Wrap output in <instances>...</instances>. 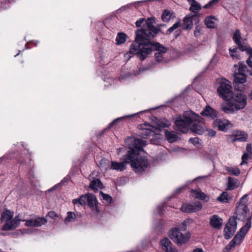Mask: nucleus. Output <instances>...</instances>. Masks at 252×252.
Returning <instances> with one entry per match:
<instances>
[{
    "label": "nucleus",
    "mask_w": 252,
    "mask_h": 252,
    "mask_svg": "<svg viewBox=\"0 0 252 252\" xmlns=\"http://www.w3.org/2000/svg\"><path fill=\"white\" fill-rule=\"evenodd\" d=\"M247 195L243 196L240 201L237 203V206L235 209V214L236 217L238 220H244L247 219V222L248 220L251 217H247V215L249 214V210L247 206Z\"/></svg>",
    "instance_id": "8"
},
{
    "label": "nucleus",
    "mask_w": 252,
    "mask_h": 252,
    "mask_svg": "<svg viewBox=\"0 0 252 252\" xmlns=\"http://www.w3.org/2000/svg\"><path fill=\"white\" fill-rule=\"evenodd\" d=\"M188 1L190 4L189 10L191 12V13L196 15L195 17L197 19V22L198 23L199 21V17L200 16L198 12L201 9V6L195 0H188Z\"/></svg>",
    "instance_id": "17"
},
{
    "label": "nucleus",
    "mask_w": 252,
    "mask_h": 252,
    "mask_svg": "<svg viewBox=\"0 0 252 252\" xmlns=\"http://www.w3.org/2000/svg\"><path fill=\"white\" fill-rule=\"evenodd\" d=\"M158 125L159 127H166L170 125V123L167 120L164 119L162 121H158Z\"/></svg>",
    "instance_id": "38"
},
{
    "label": "nucleus",
    "mask_w": 252,
    "mask_h": 252,
    "mask_svg": "<svg viewBox=\"0 0 252 252\" xmlns=\"http://www.w3.org/2000/svg\"><path fill=\"white\" fill-rule=\"evenodd\" d=\"M249 74L252 76V67L251 68V70H249Z\"/></svg>",
    "instance_id": "57"
},
{
    "label": "nucleus",
    "mask_w": 252,
    "mask_h": 252,
    "mask_svg": "<svg viewBox=\"0 0 252 252\" xmlns=\"http://www.w3.org/2000/svg\"><path fill=\"white\" fill-rule=\"evenodd\" d=\"M231 199L227 192L224 191L222 192L217 198V200L221 203H227Z\"/></svg>",
    "instance_id": "28"
},
{
    "label": "nucleus",
    "mask_w": 252,
    "mask_h": 252,
    "mask_svg": "<svg viewBox=\"0 0 252 252\" xmlns=\"http://www.w3.org/2000/svg\"><path fill=\"white\" fill-rule=\"evenodd\" d=\"M228 189L233 190L238 187V181L237 179L229 177L228 178Z\"/></svg>",
    "instance_id": "30"
},
{
    "label": "nucleus",
    "mask_w": 252,
    "mask_h": 252,
    "mask_svg": "<svg viewBox=\"0 0 252 252\" xmlns=\"http://www.w3.org/2000/svg\"><path fill=\"white\" fill-rule=\"evenodd\" d=\"M234 67L236 69L234 74V81L235 83L243 84L246 82L247 78L245 75V72L247 66L244 63L240 62L239 65L234 64Z\"/></svg>",
    "instance_id": "10"
},
{
    "label": "nucleus",
    "mask_w": 252,
    "mask_h": 252,
    "mask_svg": "<svg viewBox=\"0 0 252 252\" xmlns=\"http://www.w3.org/2000/svg\"><path fill=\"white\" fill-rule=\"evenodd\" d=\"M129 150L123 156L121 159L123 162L112 161L111 169L118 171H123L126 169L125 163H130L133 171L136 173L144 171L148 166V159L146 157L139 155L143 150V147L146 145V141L140 138L131 137L126 141Z\"/></svg>",
    "instance_id": "1"
},
{
    "label": "nucleus",
    "mask_w": 252,
    "mask_h": 252,
    "mask_svg": "<svg viewBox=\"0 0 252 252\" xmlns=\"http://www.w3.org/2000/svg\"><path fill=\"white\" fill-rule=\"evenodd\" d=\"M249 154L248 153H245L243 155L242 157V162L241 163V165H243L244 164L247 163V160L249 158Z\"/></svg>",
    "instance_id": "40"
},
{
    "label": "nucleus",
    "mask_w": 252,
    "mask_h": 252,
    "mask_svg": "<svg viewBox=\"0 0 252 252\" xmlns=\"http://www.w3.org/2000/svg\"><path fill=\"white\" fill-rule=\"evenodd\" d=\"M237 49L236 48H234L233 49H229L230 55L233 59H238L239 56L237 54Z\"/></svg>",
    "instance_id": "39"
},
{
    "label": "nucleus",
    "mask_w": 252,
    "mask_h": 252,
    "mask_svg": "<svg viewBox=\"0 0 252 252\" xmlns=\"http://www.w3.org/2000/svg\"><path fill=\"white\" fill-rule=\"evenodd\" d=\"M76 215L74 212H68L67 213V216L64 220V222L65 224L67 225L70 222L76 221Z\"/></svg>",
    "instance_id": "27"
},
{
    "label": "nucleus",
    "mask_w": 252,
    "mask_h": 252,
    "mask_svg": "<svg viewBox=\"0 0 252 252\" xmlns=\"http://www.w3.org/2000/svg\"><path fill=\"white\" fill-rule=\"evenodd\" d=\"M160 245L164 252H178L177 249L173 247L172 243L167 238L160 240Z\"/></svg>",
    "instance_id": "20"
},
{
    "label": "nucleus",
    "mask_w": 252,
    "mask_h": 252,
    "mask_svg": "<svg viewBox=\"0 0 252 252\" xmlns=\"http://www.w3.org/2000/svg\"><path fill=\"white\" fill-rule=\"evenodd\" d=\"M182 25V24L180 21L176 22L171 27H170L167 31L166 34H170L172 32H173L174 30L180 27Z\"/></svg>",
    "instance_id": "37"
},
{
    "label": "nucleus",
    "mask_w": 252,
    "mask_h": 252,
    "mask_svg": "<svg viewBox=\"0 0 252 252\" xmlns=\"http://www.w3.org/2000/svg\"><path fill=\"white\" fill-rule=\"evenodd\" d=\"M151 44L153 46L151 47L150 51L149 52H146V49L140 46L130 47L129 53L126 54L125 57L128 56L129 54H137L139 59L142 61L153 50H156L157 52L155 54L156 61L158 63L161 62L163 58L162 54L166 52V48L158 42L154 43L151 42Z\"/></svg>",
    "instance_id": "3"
},
{
    "label": "nucleus",
    "mask_w": 252,
    "mask_h": 252,
    "mask_svg": "<svg viewBox=\"0 0 252 252\" xmlns=\"http://www.w3.org/2000/svg\"><path fill=\"white\" fill-rule=\"evenodd\" d=\"M126 37L127 36L126 34L122 32L118 33L116 38L117 44H121L124 43L126 41Z\"/></svg>",
    "instance_id": "33"
},
{
    "label": "nucleus",
    "mask_w": 252,
    "mask_h": 252,
    "mask_svg": "<svg viewBox=\"0 0 252 252\" xmlns=\"http://www.w3.org/2000/svg\"><path fill=\"white\" fill-rule=\"evenodd\" d=\"M241 134H236L235 138L233 139V141H245L247 139V135L244 133L241 132Z\"/></svg>",
    "instance_id": "35"
},
{
    "label": "nucleus",
    "mask_w": 252,
    "mask_h": 252,
    "mask_svg": "<svg viewBox=\"0 0 252 252\" xmlns=\"http://www.w3.org/2000/svg\"><path fill=\"white\" fill-rule=\"evenodd\" d=\"M87 204L92 210H94L96 212H99L97 207V201L95 196L93 194L88 193L81 195L79 198V204L83 206Z\"/></svg>",
    "instance_id": "9"
},
{
    "label": "nucleus",
    "mask_w": 252,
    "mask_h": 252,
    "mask_svg": "<svg viewBox=\"0 0 252 252\" xmlns=\"http://www.w3.org/2000/svg\"><path fill=\"white\" fill-rule=\"evenodd\" d=\"M47 216L51 219H55L59 217L58 214L54 211H50L48 212Z\"/></svg>",
    "instance_id": "41"
},
{
    "label": "nucleus",
    "mask_w": 252,
    "mask_h": 252,
    "mask_svg": "<svg viewBox=\"0 0 252 252\" xmlns=\"http://www.w3.org/2000/svg\"><path fill=\"white\" fill-rule=\"evenodd\" d=\"M72 203L74 204H77L78 203L79 204V199H74L72 200Z\"/></svg>",
    "instance_id": "52"
},
{
    "label": "nucleus",
    "mask_w": 252,
    "mask_h": 252,
    "mask_svg": "<svg viewBox=\"0 0 252 252\" xmlns=\"http://www.w3.org/2000/svg\"><path fill=\"white\" fill-rule=\"evenodd\" d=\"M124 118H125V117H120V118H118L116 119L112 122H111V123L109 124V127H112L113 125H114L117 122H118L121 121Z\"/></svg>",
    "instance_id": "46"
},
{
    "label": "nucleus",
    "mask_w": 252,
    "mask_h": 252,
    "mask_svg": "<svg viewBox=\"0 0 252 252\" xmlns=\"http://www.w3.org/2000/svg\"><path fill=\"white\" fill-rule=\"evenodd\" d=\"M123 150V148H119L118 149V154H120L121 151Z\"/></svg>",
    "instance_id": "56"
},
{
    "label": "nucleus",
    "mask_w": 252,
    "mask_h": 252,
    "mask_svg": "<svg viewBox=\"0 0 252 252\" xmlns=\"http://www.w3.org/2000/svg\"><path fill=\"white\" fill-rule=\"evenodd\" d=\"M219 95L223 99L228 101L233 95L232 88L230 82L224 78L221 79L217 89Z\"/></svg>",
    "instance_id": "6"
},
{
    "label": "nucleus",
    "mask_w": 252,
    "mask_h": 252,
    "mask_svg": "<svg viewBox=\"0 0 252 252\" xmlns=\"http://www.w3.org/2000/svg\"><path fill=\"white\" fill-rule=\"evenodd\" d=\"M183 188H184L183 187H182V188H180L178 189H177L176 190V193H179L180 192V190H182L183 189Z\"/></svg>",
    "instance_id": "54"
},
{
    "label": "nucleus",
    "mask_w": 252,
    "mask_h": 252,
    "mask_svg": "<svg viewBox=\"0 0 252 252\" xmlns=\"http://www.w3.org/2000/svg\"><path fill=\"white\" fill-rule=\"evenodd\" d=\"M161 19L164 22H169L171 19H173L175 17L174 12L172 10L168 9H165L162 15Z\"/></svg>",
    "instance_id": "25"
},
{
    "label": "nucleus",
    "mask_w": 252,
    "mask_h": 252,
    "mask_svg": "<svg viewBox=\"0 0 252 252\" xmlns=\"http://www.w3.org/2000/svg\"><path fill=\"white\" fill-rule=\"evenodd\" d=\"M216 131H214V130H210V131L209 132V134L211 136H214L216 135Z\"/></svg>",
    "instance_id": "51"
},
{
    "label": "nucleus",
    "mask_w": 252,
    "mask_h": 252,
    "mask_svg": "<svg viewBox=\"0 0 252 252\" xmlns=\"http://www.w3.org/2000/svg\"><path fill=\"white\" fill-rule=\"evenodd\" d=\"M21 221H25V226L28 227H39L47 222L45 218L40 217H35L27 220H21Z\"/></svg>",
    "instance_id": "16"
},
{
    "label": "nucleus",
    "mask_w": 252,
    "mask_h": 252,
    "mask_svg": "<svg viewBox=\"0 0 252 252\" xmlns=\"http://www.w3.org/2000/svg\"><path fill=\"white\" fill-rule=\"evenodd\" d=\"M163 206H161V207L160 206H158V208L159 209V210H158V213L159 214H161V212H162V208Z\"/></svg>",
    "instance_id": "55"
},
{
    "label": "nucleus",
    "mask_w": 252,
    "mask_h": 252,
    "mask_svg": "<svg viewBox=\"0 0 252 252\" xmlns=\"http://www.w3.org/2000/svg\"><path fill=\"white\" fill-rule=\"evenodd\" d=\"M222 223V219L217 215H214L210 218V224L215 229H220Z\"/></svg>",
    "instance_id": "23"
},
{
    "label": "nucleus",
    "mask_w": 252,
    "mask_h": 252,
    "mask_svg": "<svg viewBox=\"0 0 252 252\" xmlns=\"http://www.w3.org/2000/svg\"><path fill=\"white\" fill-rule=\"evenodd\" d=\"M226 170L229 174L235 176H238L241 173L240 169L237 167H227L226 168Z\"/></svg>",
    "instance_id": "34"
},
{
    "label": "nucleus",
    "mask_w": 252,
    "mask_h": 252,
    "mask_svg": "<svg viewBox=\"0 0 252 252\" xmlns=\"http://www.w3.org/2000/svg\"><path fill=\"white\" fill-rule=\"evenodd\" d=\"M66 181L65 179H63L60 183L57 184L56 185L54 186L53 188H51L49 189V191H52L54 190L57 187L60 186L62 184H63L64 182Z\"/></svg>",
    "instance_id": "49"
},
{
    "label": "nucleus",
    "mask_w": 252,
    "mask_h": 252,
    "mask_svg": "<svg viewBox=\"0 0 252 252\" xmlns=\"http://www.w3.org/2000/svg\"><path fill=\"white\" fill-rule=\"evenodd\" d=\"M252 222L251 219L248 220L247 222L240 230L239 232L234 237V238L229 242L226 246L225 249L227 250H230L232 248L235 247L236 245L240 244L248 230L251 227Z\"/></svg>",
    "instance_id": "7"
},
{
    "label": "nucleus",
    "mask_w": 252,
    "mask_h": 252,
    "mask_svg": "<svg viewBox=\"0 0 252 252\" xmlns=\"http://www.w3.org/2000/svg\"><path fill=\"white\" fill-rule=\"evenodd\" d=\"M102 186V184L100 181L97 179L93 180L90 184V187L92 189L96 190L101 189Z\"/></svg>",
    "instance_id": "32"
},
{
    "label": "nucleus",
    "mask_w": 252,
    "mask_h": 252,
    "mask_svg": "<svg viewBox=\"0 0 252 252\" xmlns=\"http://www.w3.org/2000/svg\"><path fill=\"white\" fill-rule=\"evenodd\" d=\"M214 125L218 127L219 129L223 131H226L232 126L231 123L225 119H216Z\"/></svg>",
    "instance_id": "18"
},
{
    "label": "nucleus",
    "mask_w": 252,
    "mask_h": 252,
    "mask_svg": "<svg viewBox=\"0 0 252 252\" xmlns=\"http://www.w3.org/2000/svg\"><path fill=\"white\" fill-rule=\"evenodd\" d=\"M189 141L194 145L199 143V139L197 137L190 138Z\"/></svg>",
    "instance_id": "47"
},
{
    "label": "nucleus",
    "mask_w": 252,
    "mask_h": 252,
    "mask_svg": "<svg viewBox=\"0 0 252 252\" xmlns=\"http://www.w3.org/2000/svg\"><path fill=\"white\" fill-rule=\"evenodd\" d=\"M170 238L177 244H182L187 243L190 238V235L188 233H182L176 228L172 229L169 233Z\"/></svg>",
    "instance_id": "11"
},
{
    "label": "nucleus",
    "mask_w": 252,
    "mask_h": 252,
    "mask_svg": "<svg viewBox=\"0 0 252 252\" xmlns=\"http://www.w3.org/2000/svg\"><path fill=\"white\" fill-rule=\"evenodd\" d=\"M219 1V0H211L209 2H208L207 4H205L203 8H208L210 7L211 6H212L214 4L217 2Z\"/></svg>",
    "instance_id": "43"
},
{
    "label": "nucleus",
    "mask_w": 252,
    "mask_h": 252,
    "mask_svg": "<svg viewBox=\"0 0 252 252\" xmlns=\"http://www.w3.org/2000/svg\"><path fill=\"white\" fill-rule=\"evenodd\" d=\"M216 19L214 16L207 17L205 19V24L207 27L210 29L215 27V21Z\"/></svg>",
    "instance_id": "29"
},
{
    "label": "nucleus",
    "mask_w": 252,
    "mask_h": 252,
    "mask_svg": "<svg viewBox=\"0 0 252 252\" xmlns=\"http://www.w3.org/2000/svg\"><path fill=\"white\" fill-rule=\"evenodd\" d=\"M232 38L235 44L238 45L240 50L243 52L245 51L246 53H248L250 54H252V48L249 45L242 44L243 39L242 38L239 30H237L234 33Z\"/></svg>",
    "instance_id": "14"
},
{
    "label": "nucleus",
    "mask_w": 252,
    "mask_h": 252,
    "mask_svg": "<svg viewBox=\"0 0 252 252\" xmlns=\"http://www.w3.org/2000/svg\"><path fill=\"white\" fill-rule=\"evenodd\" d=\"M249 97L251 100H252V90L250 91L249 94Z\"/></svg>",
    "instance_id": "53"
},
{
    "label": "nucleus",
    "mask_w": 252,
    "mask_h": 252,
    "mask_svg": "<svg viewBox=\"0 0 252 252\" xmlns=\"http://www.w3.org/2000/svg\"><path fill=\"white\" fill-rule=\"evenodd\" d=\"M237 229V221L235 218L231 217L226 223L224 229V237L226 239H229L235 233Z\"/></svg>",
    "instance_id": "13"
},
{
    "label": "nucleus",
    "mask_w": 252,
    "mask_h": 252,
    "mask_svg": "<svg viewBox=\"0 0 252 252\" xmlns=\"http://www.w3.org/2000/svg\"><path fill=\"white\" fill-rule=\"evenodd\" d=\"M191 192L192 195L196 198L205 200L206 201H207L209 200V197L199 189L192 190Z\"/></svg>",
    "instance_id": "26"
},
{
    "label": "nucleus",
    "mask_w": 252,
    "mask_h": 252,
    "mask_svg": "<svg viewBox=\"0 0 252 252\" xmlns=\"http://www.w3.org/2000/svg\"><path fill=\"white\" fill-rule=\"evenodd\" d=\"M103 199L106 201L108 203H111L112 201V197L108 194L102 193Z\"/></svg>",
    "instance_id": "44"
},
{
    "label": "nucleus",
    "mask_w": 252,
    "mask_h": 252,
    "mask_svg": "<svg viewBox=\"0 0 252 252\" xmlns=\"http://www.w3.org/2000/svg\"><path fill=\"white\" fill-rule=\"evenodd\" d=\"M192 252H204L202 249L201 248H196L194 249Z\"/></svg>",
    "instance_id": "50"
},
{
    "label": "nucleus",
    "mask_w": 252,
    "mask_h": 252,
    "mask_svg": "<svg viewBox=\"0 0 252 252\" xmlns=\"http://www.w3.org/2000/svg\"><path fill=\"white\" fill-rule=\"evenodd\" d=\"M198 121L202 123L203 118L199 115L191 111H186L184 113L183 118L177 117L175 121V129L182 133H187L193 122Z\"/></svg>",
    "instance_id": "4"
},
{
    "label": "nucleus",
    "mask_w": 252,
    "mask_h": 252,
    "mask_svg": "<svg viewBox=\"0 0 252 252\" xmlns=\"http://www.w3.org/2000/svg\"><path fill=\"white\" fill-rule=\"evenodd\" d=\"M250 148V145H248L247 146V150H249Z\"/></svg>",
    "instance_id": "58"
},
{
    "label": "nucleus",
    "mask_w": 252,
    "mask_h": 252,
    "mask_svg": "<svg viewBox=\"0 0 252 252\" xmlns=\"http://www.w3.org/2000/svg\"><path fill=\"white\" fill-rule=\"evenodd\" d=\"M13 215V212L7 210L1 214V220H4L5 221L2 226V230H12L20 225L21 220L18 218V216L12 219Z\"/></svg>",
    "instance_id": "5"
},
{
    "label": "nucleus",
    "mask_w": 252,
    "mask_h": 252,
    "mask_svg": "<svg viewBox=\"0 0 252 252\" xmlns=\"http://www.w3.org/2000/svg\"><path fill=\"white\" fill-rule=\"evenodd\" d=\"M201 115L214 119L217 116V112L209 106H207L201 112Z\"/></svg>",
    "instance_id": "24"
},
{
    "label": "nucleus",
    "mask_w": 252,
    "mask_h": 252,
    "mask_svg": "<svg viewBox=\"0 0 252 252\" xmlns=\"http://www.w3.org/2000/svg\"><path fill=\"white\" fill-rule=\"evenodd\" d=\"M145 22L146 27L136 31L135 42L130 45V47L140 46L146 49V52H149L151 47L153 46L151 39L159 33L161 27H165L166 25L160 24L155 26L156 18L153 17L148 18Z\"/></svg>",
    "instance_id": "2"
},
{
    "label": "nucleus",
    "mask_w": 252,
    "mask_h": 252,
    "mask_svg": "<svg viewBox=\"0 0 252 252\" xmlns=\"http://www.w3.org/2000/svg\"><path fill=\"white\" fill-rule=\"evenodd\" d=\"M165 134L166 138L170 143L176 141L178 139V136L173 131L166 130Z\"/></svg>",
    "instance_id": "31"
},
{
    "label": "nucleus",
    "mask_w": 252,
    "mask_h": 252,
    "mask_svg": "<svg viewBox=\"0 0 252 252\" xmlns=\"http://www.w3.org/2000/svg\"><path fill=\"white\" fill-rule=\"evenodd\" d=\"M230 100L236 105V108L239 110L243 109L247 104V96L241 92L236 93L234 96H232Z\"/></svg>",
    "instance_id": "12"
},
{
    "label": "nucleus",
    "mask_w": 252,
    "mask_h": 252,
    "mask_svg": "<svg viewBox=\"0 0 252 252\" xmlns=\"http://www.w3.org/2000/svg\"><path fill=\"white\" fill-rule=\"evenodd\" d=\"M196 15L193 14L192 13H190L187 15L183 18V25H184V29L188 30H190L192 28L193 26V21H196L197 22V19L195 17Z\"/></svg>",
    "instance_id": "19"
},
{
    "label": "nucleus",
    "mask_w": 252,
    "mask_h": 252,
    "mask_svg": "<svg viewBox=\"0 0 252 252\" xmlns=\"http://www.w3.org/2000/svg\"><path fill=\"white\" fill-rule=\"evenodd\" d=\"M204 119H203V122L202 123L198 122V121H196L192 124L190 130L193 132L199 134H202L206 130V127L204 125Z\"/></svg>",
    "instance_id": "21"
},
{
    "label": "nucleus",
    "mask_w": 252,
    "mask_h": 252,
    "mask_svg": "<svg viewBox=\"0 0 252 252\" xmlns=\"http://www.w3.org/2000/svg\"><path fill=\"white\" fill-rule=\"evenodd\" d=\"M201 27L198 26H196L194 31V35L195 37H199L201 34Z\"/></svg>",
    "instance_id": "42"
},
{
    "label": "nucleus",
    "mask_w": 252,
    "mask_h": 252,
    "mask_svg": "<svg viewBox=\"0 0 252 252\" xmlns=\"http://www.w3.org/2000/svg\"><path fill=\"white\" fill-rule=\"evenodd\" d=\"M154 131L150 129L146 128L143 129L141 133V136L144 138H147L148 137L151 136L153 133Z\"/></svg>",
    "instance_id": "36"
},
{
    "label": "nucleus",
    "mask_w": 252,
    "mask_h": 252,
    "mask_svg": "<svg viewBox=\"0 0 252 252\" xmlns=\"http://www.w3.org/2000/svg\"><path fill=\"white\" fill-rule=\"evenodd\" d=\"M248 55H249V59L247 60L246 62L248 64L249 67L252 68V54H250L248 53H247Z\"/></svg>",
    "instance_id": "45"
},
{
    "label": "nucleus",
    "mask_w": 252,
    "mask_h": 252,
    "mask_svg": "<svg viewBox=\"0 0 252 252\" xmlns=\"http://www.w3.org/2000/svg\"><path fill=\"white\" fill-rule=\"evenodd\" d=\"M144 21H145V19L144 18H141L139 20H137L135 22L136 26L137 27H141L142 24L144 22Z\"/></svg>",
    "instance_id": "48"
},
{
    "label": "nucleus",
    "mask_w": 252,
    "mask_h": 252,
    "mask_svg": "<svg viewBox=\"0 0 252 252\" xmlns=\"http://www.w3.org/2000/svg\"><path fill=\"white\" fill-rule=\"evenodd\" d=\"M230 101L223 103L221 106V110L226 114H233L238 111L236 108V105L229 99Z\"/></svg>",
    "instance_id": "22"
},
{
    "label": "nucleus",
    "mask_w": 252,
    "mask_h": 252,
    "mask_svg": "<svg viewBox=\"0 0 252 252\" xmlns=\"http://www.w3.org/2000/svg\"><path fill=\"white\" fill-rule=\"evenodd\" d=\"M201 208V203L200 201H197L192 203L184 204L181 208V210L182 212L190 213L197 212Z\"/></svg>",
    "instance_id": "15"
}]
</instances>
